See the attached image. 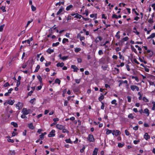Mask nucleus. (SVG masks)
<instances>
[{"label": "nucleus", "instance_id": "obj_1", "mask_svg": "<svg viewBox=\"0 0 155 155\" xmlns=\"http://www.w3.org/2000/svg\"><path fill=\"white\" fill-rule=\"evenodd\" d=\"M87 139L90 142H94L95 141L93 135L91 134L88 135L87 137Z\"/></svg>", "mask_w": 155, "mask_h": 155}, {"label": "nucleus", "instance_id": "obj_2", "mask_svg": "<svg viewBox=\"0 0 155 155\" xmlns=\"http://www.w3.org/2000/svg\"><path fill=\"white\" fill-rule=\"evenodd\" d=\"M31 112V110H27L26 108H24L21 111V113L22 114H25L27 115L29 114Z\"/></svg>", "mask_w": 155, "mask_h": 155}, {"label": "nucleus", "instance_id": "obj_3", "mask_svg": "<svg viewBox=\"0 0 155 155\" xmlns=\"http://www.w3.org/2000/svg\"><path fill=\"white\" fill-rule=\"evenodd\" d=\"M71 15V16H74V17H72L71 16H68L67 17L68 20L71 19H73V18H78V13H72Z\"/></svg>", "mask_w": 155, "mask_h": 155}, {"label": "nucleus", "instance_id": "obj_4", "mask_svg": "<svg viewBox=\"0 0 155 155\" xmlns=\"http://www.w3.org/2000/svg\"><path fill=\"white\" fill-rule=\"evenodd\" d=\"M55 131L54 130H51V131L49 133L48 136L49 137H54L55 136Z\"/></svg>", "mask_w": 155, "mask_h": 155}, {"label": "nucleus", "instance_id": "obj_5", "mask_svg": "<svg viewBox=\"0 0 155 155\" xmlns=\"http://www.w3.org/2000/svg\"><path fill=\"white\" fill-rule=\"evenodd\" d=\"M130 88L133 91H134L135 90H136L137 91H138L139 90V87L136 85H131Z\"/></svg>", "mask_w": 155, "mask_h": 155}, {"label": "nucleus", "instance_id": "obj_6", "mask_svg": "<svg viewBox=\"0 0 155 155\" xmlns=\"http://www.w3.org/2000/svg\"><path fill=\"white\" fill-rule=\"evenodd\" d=\"M23 105L22 103L19 102L16 105V107L18 109L20 110L22 107Z\"/></svg>", "mask_w": 155, "mask_h": 155}, {"label": "nucleus", "instance_id": "obj_7", "mask_svg": "<svg viewBox=\"0 0 155 155\" xmlns=\"http://www.w3.org/2000/svg\"><path fill=\"white\" fill-rule=\"evenodd\" d=\"M102 40V38L101 36H98L95 39V41L96 43H97L99 42V41H101Z\"/></svg>", "mask_w": 155, "mask_h": 155}, {"label": "nucleus", "instance_id": "obj_8", "mask_svg": "<svg viewBox=\"0 0 155 155\" xmlns=\"http://www.w3.org/2000/svg\"><path fill=\"white\" fill-rule=\"evenodd\" d=\"M143 137L146 140H147L150 138V137L147 133H146L144 135Z\"/></svg>", "mask_w": 155, "mask_h": 155}, {"label": "nucleus", "instance_id": "obj_9", "mask_svg": "<svg viewBox=\"0 0 155 155\" xmlns=\"http://www.w3.org/2000/svg\"><path fill=\"white\" fill-rule=\"evenodd\" d=\"M64 126L61 125L59 124H57L56 125V127L57 128L60 130H61L63 129V127H64Z\"/></svg>", "mask_w": 155, "mask_h": 155}, {"label": "nucleus", "instance_id": "obj_10", "mask_svg": "<svg viewBox=\"0 0 155 155\" xmlns=\"http://www.w3.org/2000/svg\"><path fill=\"white\" fill-rule=\"evenodd\" d=\"M79 37L80 41H85V37L84 36H81V35L80 34H78V38Z\"/></svg>", "mask_w": 155, "mask_h": 155}, {"label": "nucleus", "instance_id": "obj_11", "mask_svg": "<svg viewBox=\"0 0 155 155\" xmlns=\"http://www.w3.org/2000/svg\"><path fill=\"white\" fill-rule=\"evenodd\" d=\"M28 127L31 130H33L35 128V127L33 126V124L32 123H31L28 124Z\"/></svg>", "mask_w": 155, "mask_h": 155}, {"label": "nucleus", "instance_id": "obj_12", "mask_svg": "<svg viewBox=\"0 0 155 155\" xmlns=\"http://www.w3.org/2000/svg\"><path fill=\"white\" fill-rule=\"evenodd\" d=\"M98 149L97 148H95L93 151V154L97 155L98 153Z\"/></svg>", "mask_w": 155, "mask_h": 155}, {"label": "nucleus", "instance_id": "obj_13", "mask_svg": "<svg viewBox=\"0 0 155 155\" xmlns=\"http://www.w3.org/2000/svg\"><path fill=\"white\" fill-rule=\"evenodd\" d=\"M71 68L74 69V72H77L78 71V68L76 66L74 65H72L71 66Z\"/></svg>", "mask_w": 155, "mask_h": 155}, {"label": "nucleus", "instance_id": "obj_14", "mask_svg": "<svg viewBox=\"0 0 155 155\" xmlns=\"http://www.w3.org/2000/svg\"><path fill=\"white\" fill-rule=\"evenodd\" d=\"M130 47H131V49L132 51H133L135 53L137 54V51L136 49L134 47V46H133L132 45H131L130 46Z\"/></svg>", "mask_w": 155, "mask_h": 155}, {"label": "nucleus", "instance_id": "obj_15", "mask_svg": "<svg viewBox=\"0 0 155 155\" xmlns=\"http://www.w3.org/2000/svg\"><path fill=\"white\" fill-rule=\"evenodd\" d=\"M144 113L147 114V116H148L149 115V110L147 108H146L144 110Z\"/></svg>", "mask_w": 155, "mask_h": 155}, {"label": "nucleus", "instance_id": "obj_16", "mask_svg": "<svg viewBox=\"0 0 155 155\" xmlns=\"http://www.w3.org/2000/svg\"><path fill=\"white\" fill-rule=\"evenodd\" d=\"M64 65V63L63 62H61V63H57L56 64V66L57 67H62Z\"/></svg>", "mask_w": 155, "mask_h": 155}, {"label": "nucleus", "instance_id": "obj_17", "mask_svg": "<svg viewBox=\"0 0 155 155\" xmlns=\"http://www.w3.org/2000/svg\"><path fill=\"white\" fill-rule=\"evenodd\" d=\"M155 37V33H152L149 37L147 38V39L150 38H153Z\"/></svg>", "mask_w": 155, "mask_h": 155}, {"label": "nucleus", "instance_id": "obj_18", "mask_svg": "<svg viewBox=\"0 0 155 155\" xmlns=\"http://www.w3.org/2000/svg\"><path fill=\"white\" fill-rule=\"evenodd\" d=\"M101 95L98 98L99 101H101L104 98V96L102 93L101 94Z\"/></svg>", "mask_w": 155, "mask_h": 155}, {"label": "nucleus", "instance_id": "obj_19", "mask_svg": "<svg viewBox=\"0 0 155 155\" xmlns=\"http://www.w3.org/2000/svg\"><path fill=\"white\" fill-rule=\"evenodd\" d=\"M97 14H91L90 15V17L91 18H93L94 17H95V18H94V19H96L97 18Z\"/></svg>", "mask_w": 155, "mask_h": 155}, {"label": "nucleus", "instance_id": "obj_20", "mask_svg": "<svg viewBox=\"0 0 155 155\" xmlns=\"http://www.w3.org/2000/svg\"><path fill=\"white\" fill-rule=\"evenodd\" d=\"M111 104H114L115 106L117 105V101L115 99L111 101Z\"/></svg>", "mask_w": 155, "mask_h": 155}, {"label": "nucleus", "instance_id": "obj_21", "mask_svg": "<svg viewBox=\"0 0 155 155\" xmlns=\"http://www.w3.org/2000/svg\"><path fill=\"white\" fill-rule=\"evenodd\" d=\"M120 134H121V133L119 130H116L115 131V136H117L118 135H120Z\"/></svg>", "mask_w": 155, "mask_h": 155}, {"label": "nucleus", "instance_id": "obj_22", "mask_svg": "<svg viewBox=\"0 0 155 155\" xmlns=\"http://www.w3.org/2000/svg\"><path fill=\"white\" fill-rule=\"evenodd\" d=\"M64 8H60L59 11H58V12L57 13V15H58L60 14L64 10Z\"/></svg>", "mask_w": 155, "mask_h": 155}, {"label": "nucleus", "instance_id": "obj_23", "mask_svg": "<svg viewBox=\"0 0 155 155\" xmlns=\"http://www.w3.org/2000/svg\"><path fill=\"white\" fill-rule=\"evenodd\" d=\"M62 132L63 133H67V134H68L69 131L65 128V127L64 126L63 127V129H62Z\"/></svg>", "mask_w": 155, "mask_h": 155}, {"label": "nucleus", "instance_id": "obj_24", "mask_svg": "<svg viewBox=\"0 0 155 155\" xmlns=\"http://www.w3.org/2000/svg\"><path fill=\"white\" fill-rule=\"evenodd\" d=\"M124 143H119L118 144V147L119 148H122L124 146Z\"/></svg>", "mask_w": 155, "mask_h": 155}, {"label": "nucleus", "instance_id": "obj_25", "mask_svg": "<svg viewBox=\"0 0 155 155\" xmlns=\"http://www.w3.org/2000/svg\"><path fill=\"white\" fill-rule=\"evenodd\" d=\"M47 52L49 54H51V53H53L54 52V50L49 48L47 50Z\"/></svg>", "mask_w": 155, "mask_h": 155}, {"label": "nucleus", "instance_id": "obj_26", "mask_svg": "<svg viewBox=\"0 0 155 155\" xmlns=\"http://www.w3.org/2000/svg\"><path fill=\"white\" fill-rule=\"evenodd\" d=\"M73 6L72 5H70L68 6L66 8V10L67 11H69V10L71 8H72L73 7Z\"/></svg>", "mask_w": 155, "mask_h": 155}, {"label": "nucleus", "instance_id": "obj_27", "mask_svg": "<svg viewBox=\"0 0 155 155\" xmlns=\"http://www.w3.org/2000/svg\"><path fill=\"white\" fill-rule=\"evenodd\" d=\"M11 124L13 125V126L15 127H18V124L16 123H15L14 122H12L11 123Z\"/></svg>", "mask_w": 155, "mask_h": 155}, {"label": "nucleus", "instance_id": "obj_28", "mask_svg": "<svg viewBox=\"0 0 155 155\" xmlns=\"http://www.w3.org/2000/svg\"><path fill=\"white\" fill-rule=\"evenodd\" d=\"M9 153L10 155H15V152L14 150H10Z\"/></svg>", "mask_w": 155, "mask_h": 155}, {"label": "nucleus", "instance_id": "obj_29", "mask_svg": "<svg viewBox=\"0 0 155 155\" xmlns=\"http://www.w3.org/2000/svg\"><path fill=\"white\" fill-rule=\"evenodd\" d=\"M112 132V130H110L108 129H107V131L106 132V134L107 135H109L110 134H111Z\"/></svg>", "mask_w": 155, "mask_h": 155}, {"label": "nucleus", "instance_id": "obj_30", "mask_svg": "<svg viewBox=\"0 0 155 155\" xmlns=\"http://www.w3.org/2000/svg\"><path fill=\"white\" fill-rule=\"evenodd\" d=\"M14 101H12L11 100H8V104H9L11 105H12L14 103Z\"/></svg>", "mask_w": 155, "mask_h": 155}, {"label": "nucleus", "instance_id": "obj_31", "mask_svg": "<svg viewBox=\"0 0 155 155\" xmlns=\"http://www.w3.org/2000/svg\"><path fill=\"white\" fill-rule=\"evenodd\" d=\"M132 78L134 79L137 82H138L139 81V79L137 76H132Z\"/></svg>", "mask_w": 155, "mask_h": 155}, {"label": "nucleus", "instance_id": "obj_32", "mask_svg": "<svg viewBox=\"0 0 155 155\" xmlns=\"http://www.w3.org/2000/svg\"><path fill=\"white\" fill-rule=\"evenodd\" d=\"M119 55V58L120 59H123V60H124V57H123V56L121 54V52H119L118 53Z\"/></svg>", "mask_w": 155, "mask_h": 155}, {"label": "nucleus", "instance_id": "obj_33", "mask_svg": "<svg viewBox=\"0 0 155 155\" xmlns=\"http://www.w3.org/2000/svg\"><path fill=\"white\" fill-rule=\"evenodd\" d=\"M128 117L129 118H131V119H133L134 118V117L133 116L132 114H130L128 116Z\"/></svg>", "mask_w": 155, "mask_h": 155}, {"label": "nucleus", "instance_id": "obj_34", "mask_svg": "<svg viewBox=\"0 0 155 155\" xmlns=\"http://www.w3.org/2000/svg\"><path fill=\"white\" fill-rule=\"evenodd\" d=\"M69 41L68 39L64 38L62 40V43L63 44L65 43L66 42H68Z\"/></svg>", "mask_w": 155, "mask_h": 155}, {"label": "nucleus", "instance_id": "obj_35", "mask_svg": "<svg viewBox=\"0 0 155 155\" xmlns=\"http://www.w3.org/2000/svg\"><path fill=\"white\" fill-rule=\"evenodd\" d=\"M40 68V66L39 65H38L36 68V69L35 70V72H37L38 71L39 69Z\"/></svg>", "mask_w": 155, "mask_h": 155}, {"label": "nucleus", "instance_id": "obj_36", "mask_svg": "<svg viewBox=\"0 0 155 155\" xmlns=\"http://www.w3.org/2000/svg\"><path fill=\"white\" fill-rule=\"evenodd\" d=\"M38 79L39 80L40 83H41L42 81V78L40 75H38L37 76Z\"/></svg>", "mask_w": 155, "mask_h": 155}, {"label": "nucleus", "instance_id": "obj_37", "mask_svg": "<svg viewBox=\"0 0 155 155\" xmlns=\"http://www.w3.org/2000/svg\"><path fill=\"white\" fill-rule=\"evenodd\" d=\"M35 100L36 99L35 98H33L30 101V102L31 104H33L35 102Z\"/></svg>", "mask_w": 155, "mask_h": 155}, {"label": "nucleus", "instance_id": "obj_38", "mask_svg": "<svg viewBox=\"0 0 155 155\" xmlns=\"http://www.w3.org/2000/svg\"><path fill=\"white\" fill-rule=\"evenodd\" d=\"M33 21V19H31V21H28L27 22V23L25 26V28H26L28 27V25L30 24L31 22Z\"/></svg>", "mask_w": 155, "mask_h": 155}, {"label": "nucleus", "instance_id": "obj_39", "mask_svg": "<svg viewBox=\"0 0 155 155\" xmlns=\"http://www.w3.org/2000/svg\"><path fill=\"white\" fill-rule=\"evenodd\" d=\"M142 99L143 101H145L146 102H149L148 100L145 97H143Z\"/></svg>", "mask_w": 155, "mask_h": 155}, {"label": "nucleus", "instance_id": "obj_40", "mask_svg": "<svg viewBox=\"0 0 155 155\" xmlns=\"http://www.w3.org/2000/svg\"><path fill=\"white\" fill-rule=\"evenodd\" d=\"M31 9L32 11H35L36 10V7L32 5H31Z\"/></svg>", "mask_w": 155, "mask_h": 155}, {"label": "nucleus", "instance_id": "obj_41", "mask_svg": "<svg viewBox=\"0 0 155 155\" xmlns=\"http://www.w3.org/2000/svg\"><path fill=\"white\" fill-rule=\"evenodd\" d=\"M7 141L9 142H11L12 143H13L14 142V141L12 139L10 138H8L7 139Z\"/></svg>", "mask_w": 155, "mask_h": 155}, {"label": "nucleus", "instance_id": "obj_42", "mask_svg": "<svg viewBox=\"0 0 155 155\" xmlns=\"http://www.w3.org/2000/svg\"><path fill=\"white\" fill-rule=\"evenodd\" d=\"M55 81L56 83H58L59 84H60L61 81L58 79H56Z\"/></svg>", "mask_w": 155, "mask_h": 155}, {"label": "nucleus", "instance_id": "obj_43", "mask_svg": "<svg viewBox=\"0 0 155 155\" xmlns=\"http://www.w3.org/2000/svg\"><path fill=\"white\" fill-rule=\"evenodd\" d=\"M65 141L67 143H72V142H71V140H70V139H66L65 140Z\"/></svg>", "mask_w": 155, "mask_h": 155}, {"label": "nucleus", "instance_id": "obj_44", "mask_svg": "<svg viewBox=\"0 0 155 155\" xmlns=\"http://www.w3.org/2000/svg\"><path fill=\"white\" fill-rule=\"evenodd\" d=\"M140 142V140H134L133 141V143L135 144H137L138 143H139Z\"/></svg>", "mask_w": 155, "mask_h": 155}, {"label": "nucleus", "instance_id": "obj_45", "mask_svg": "<svg viewBox=\"0 0 155 155\" xmlns=\"http://www.w3.org/2000/svg\"><path fill=\"white\" fill-rule=\"evenodd\" d=\"M125 133L126 135L127 136H129L130 134L129 132L127 130H125Z\"/></svg>", "mask_w": 155, "mask_h": 155}, {"label": "nucleus", "instance_id": "obj_46", "mask_svg": "<svg viewBox=\"0 0 155 155\" xmlns=\"http://www.w3.org/2000/svg\"><path fill=\"white\" fill-rule=\"evenodd\" d=\"M68 57L67 56H63L61 57H60V58L63 60H66L67 59Z\"/></svg>", "mask_w": 155, "mask_h": 155}, {"label": "nucleus", "instance_id": "obj_47", "mask_svg": "<svg viewBox=\"0 0 155 155\" xmlns=\"http://www.w3.org/2000/svg\"><path fill=\"white\" fill-rule=\"evenodd\" d=\"M1 9L2 11L3 12H6V10L5 9V7L4 6H2L1 8Z\"/></svg>", "mask_w": 155, "mask_h": 155}, {"label": "nucleus", "instance_id": "obj_48", "mask_svg": "<svg viewBox=\"0 0 155 155\" xmlns=\"http://www.w3.org/2000/svg\"><path fill=\"white\" fill-rule=\"evenodd\" d=\"M59 44V42H57L56 43H54L52 44V46H56L58 45Z\"/></svg>", "mask_w": 155, "mask_h": 155}, {"label": "nucleus", "instance_id": "obj_49", "mask_svg": "<svg viewBox=\"0 0 155 155\" xmlns=\"http://www.w3.org/2000/svg\"><path fill=\"white\" fill-rule=\"evenodd\" d=\"M112 18H115L116 19H117V16L115 14H114L112 15Z\"/></svg>", "mask_w": 155, "mask_h": 155}, {"label": "nucleus", "instance_id": "obj_50", "mask_svg": "<svg viewBox=\"0 0 155 155\" xmlns=\"http://www.w3.org/2000/svg\"><path fill=\"white\" fill-rule=\"evenodd\" d=\"M101 103L102 104V105L101 106V109L102 110H104V104L103 102H101Z\"/></svg>", "mask_w": 155, "mask_h": 155}, {"label": "nucleus", "instance_id": "obj_51", "mask_svg": "<svg viewBox=\"0 0 155 155\" xmlns=\"http://www.w3.org/2000/svg\"><path fill=\"white\" fill-rule=\"evenodd\" d=\"M148 22L150 23H152L153 22L152 18H150L148 20Z\"/></svg>", "mask_w": 155, "mask_h": 155}, {"label": "nucleus", "instance_id": "obj_52", "mask_svg": "<svg viewBox=\"0 0 155 155\" xmlns=\"http://www.w3.org/2000/svg\"><path fill=\"white\" fill-rule=\"evenodd\" d=\"M98 53L99 55H101L103 54V52L102 50H100L98 52Z\"/></svg>", "mask_w": 155, "mask_h": 155}, {"label": "nucleus", "instance_id": "obj_53", "mask_svg": "<svg viewBox=\"0 0 155 155\" xmlns=\"http://www.w3.org/2000/svg\"><path fill=\"white\" fill-rule=\"evenodd\" d=\"M128 100V101L129 102H130L131 101V97L130 96H128L127 97Z\"/></svg>", "mask_w": 155, "mask_h": 155}, {"label": "nucleus", "instance_id": "obj_54", "mask_svg": "<svg viewBox=\"0 0 155 155\" xmlns=\"http://www.w3.org/2000/svg\"><path fill=\"white\" fill-rule=\"evenodd\" d=\"M138 127H139L137 125L133 128V129L135 130H137L138 129Z\"/></svg>", "mask_w": 155, "mask_h": 155}, {"label": "nucleus", "instance_id": "obj_55", "mask_svg": "<svg viewBox=\"0 0 155 155\" xmlns=\"http://www.w3.org/2000/svg\"><path fill=\"white\" fill-rule=\"evenodd\" d=\"M129 39V38L127 37H126L124 38H123L122 39L124 41H127Z\"/></svg>", "mask_w": 155, "mask_h": 155}, {"label": "nucleus", "instance_id": "obj_56", "mask_svg": "<svg viewBox=\"0 0 155 155\" xmlns=\"http://www.w3.org/2000/svg\"><path fill=\"white\" fill-rule=\"evenodd\" d=\"M102 68L105 71L107 70V68H108V66H102Z\"/></svg>", "mask_w": 155, "mask_h": 155}, {"label": "nucleus", "instance_id": "obj_57", "mask_svg": "<svg viewBox=\"0 0 155 155\" xmlns=\"http://www.w3.org/2000/svg\"><path fill=\"white\" fill-rule=\"evenodd\" d=\"M51 64V62H47L46 63V64H45V66L46 67H48V66L50 65Z\"/></svg>", "mask_w": 155, "mask_h": 155}, {"label": "nucleus", "instance_id": "obj_58", "mask_svg": "<svg viewBox=\"0 0 155 155\" xmlns=\"http://www.w3.org/2000/svg\"><path fill=\"white\" fill-rule=\"evenodd\" d=\"M4 25H1L0 26V31H2L3 30Z\"/></svg>", "mask_w": 155, "mask_h": 155}, {"label": "nucleus", "instance_id": "obj_59", "mask_svg": "<svg viewBox=\"0 0 155 155\" xmlns=\"http://www.w3.org/2000/svg\"><path fill=\"white\" fill-rule=\"evenodd\" d=\"M119 86L120 87V86L123 83V81L122 80H119Z\"/></svg>", "mask_w": 155, "mask_h": 155}, {"label": "nucleus", "instance_id": "obj_60", "mask_svg": "<svg viewBox=\"0 0 155 155\" xmlns=\"http://www.w3.org/2000/svg\"><path fill=\"white\" fill-rule=\"evenodd\" d=\"M102 18L105 19H107V17L105 16V15L104 14H102Z\"/></svg>", "mask_w": 155, "mask_h": 155}, {"label": "nucleus", "instance_id": "obj_61", "mask_svg": "<svg viewBox=\"0 0 155 155\" xmlns=\"http://www.w3.org/2000/svg\"><path fill=\"white\" fill-rule=\"evenodd\" d=\"M126 67L127 70L128 71H129L130 70L129 65L128 64H127L126 65Z\"/></svg>", "mask_w": 155, "mask_h": 155}, {"label": "nucleus", "instance_id": "obj_62", "mask_svg": "<svg viewBox=\"0 0 155 155\" xmlns=\"http://www.w3.org/2000/svg\"><path fill=\"white\" fill-rule=\"evenodd\" d=\"M155 110V103H154L153 104V106L152 108V110Z\"/></svg>", "mask_w": 155, "mask_h": 155}, {"label": "nucleus", "instance_id": "obj_63", "mask_svg": "<svg viewBox=\"0 0 155 155\" xmlns=\"http://www.w3.org/2000/svg\"><path fill=\"white\" fill-rule=\"evenodd\" d=\"M134 62L135 63H136L137 64H139L140 63H139L137 61V59L135 58H134Z\"/></svg>", "mask_w": 155, "mask_h": 155}, {"label": "nucleus", "instance_id": "obj_64", "mask_svg": "<svg viewBox=\"0 0 155 155\" xmlns=\"http://www.w3.org/2000/svg\"><path fill=\"white\" fill-rule=\"evenodd\" d=\"M9 84L8 82H6L5 83V84L4 85V87H7L8 86H9Z\"/></svg>", "mask_w": 155, "mask_h": 155}]
</instances>
